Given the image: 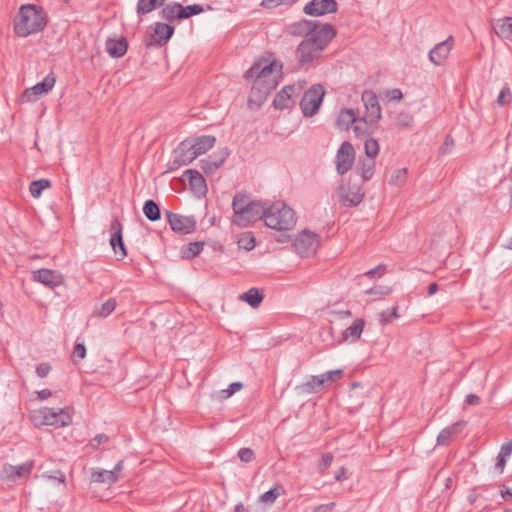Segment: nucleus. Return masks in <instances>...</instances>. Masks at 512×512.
<instances>
[{"mask_svg":"<svg viewBox=\"0 0 512 512\" xmlns=\"http://www.w3.org/2000/svg\"><path fill=\"white\" fill-rule=\"evenodd\" d=\"M283 66H250L243 77L252 82L248 98L250 109H258L277 88L283 77Z\"/></svg>","mask_w":512,"mask_h":512,"instance_id":"obj_1","label":"nucleus"},{"mask_svg":"<svg viewBox=\"0 0 512 512\" xmlns=\"http://www.w3.org/2000/svg\"><path fill=\"white\" fill-rule=\"evenodd\" d=\"M48 15L42 6L23 4L13 20V30L16 36L26 38L45 29Z\"/></svg>","mask_w":512,"mask_h":512,"instance_id":"obj_2","label":"nucleus"},{"mask_svg":"<svg viewBox=\"0 0 512 512\" xmlns=\"http://www.w3.org/2000/svg\"><path fill=\"white\" fill-rule=\"evenodd\" d=\"M336 35L335 27L330 23H324L314 36L302 40L296 49L299 64H310L318 60Z\"/></svg>","mask_w":512,"mask_h":512,"instance_id":"obj_3","label":"nucleus"},{"mask_svg":"<svg viewBox=\"0 0 512 512\" xmlns=\"http://www.w3.org/2000/svg\"><path fill=\"white\" fill-rule=\"evenodd\" d=\"M267 202L252 201L245 193H236L232 201L233 220L238 227H247L264 220Z\"/></svg>","mask_w":512,"mask_h":512,"instance_id":"obj_4","label":"nucleus"},{"mask_svg":"<svg viewBox=\"0 0 512 512\" xmlns=\"http://www.w3.org/2000/svg\"><path fill=\"white\" fill-rule=\"evenodd\" d=\"M263 221L267 227L279 231L290 230L296 224L294 211L282 201L267 204Z\"/></svg>","mask_w":512,"mask_h":512,"instance_id":"obj_5","label":"nucleus"},{"mask_svg":"<svg viewBox=\"0 0 512 512\" xmlns=\"http://www.w3.org/2000/svg\"><path fill=\"white\" fill-rule=\"evenodd\" d=\"M325 95V89L320 84L313 85L302 96L300 108L304 116L311 117L317 113Z\"/></svg>","mask_w":512,"mask_h":512,"instance_id":"obj_6","label":"nucleus"},{"mask_svg":"<svg viewBox=\"0 0 512 512\" xmlns=\"http://www.w3.org/2000/svg\"><path fill=\"white\" fill-rule=\"evenodd\" d=\"M56 83V75L54 72L48 73L44 79L30 88H26L21 97L25 102H35L43 95L48 94Z\"/></svg>","mask_w":512,"mask_h":512,"instance_id":"obj_7","label":"nucleus"},{"mask_svg":"<svg viewBox=\"0 0 512 512\" xmlns=\"http://www.w3.org/2000/svg\"><path fill=\"white\" fill-rule=\"evenodd\" d=\"M39 414L44 425L64 427L72 422V416L68 408L55 409L44 407L39 410Z\"/></svg>","mask_w":512,"mask_h":512,"instance_id":"obj_8","label":"nucleus"},{"mask_svg":"<svg viewBox=\"0 0 512 512\" xmlns=\"http://www.w3.org/2000/svg\"><path fill=\"white\" fill-rule=\"evenodd\" d=\"M319 243V237L317 234L303 231L294 240L293 248L301 257H309L316 253Z\"/></svg>","mask_w":512,"mask_h":512,"instance_id":"obj_9","label":"nucleus"},{"mask_svg":"<svg viewBox=\"0 0 512 512\" xmlns=\"http://www.w3.org/2000/svg\"><path fill=\"white\" fill-rule=\"evenodd\" d=\"M150 29L152 32L147 46H164L175 33V26L165 22H156L150 26Z\"/></svg>","mask_w":512,"mask_h":512,"instance_id":"obj_10","label":"nucleus"},{"mask_svg":"<svg viewBox=\"0 0 512 512\" xmlns=\"http://www.w3.org/2000/svg\"><path fill=\"white\" fill-rule=\"evenodd\" d=\"M355 162V149L353 145L344 141L338 149L335 157L336 169L339 175H344L353 166Z\"/></svg>","mask_w":512,"mask_h":512,"instance_id":"obj_11","label":"nucleus"},{"mask_svg":"<svg viewBox=\"0 0 512 512\" xmlns=\"http://www.w3.org/2000/svg\"><path fill=\"white\" fill-rule=\"evenodd\" d=\"M165 214L171 229L176 233L185 235L193 232L196 228L194 216H183L168 210Z\"/></svg>","mask_w":512,"mask_h":512,"instance_id":"obj_12","label":"nucleus"},{"mask_svg":"<svg viewBox=\"0 0 512 512\" xmlns=\"http://www.w3.org/2000/svg\"><path fill=\"white\" fill-rule=\"evenodd\" d=\"M338 192L341 198V203L346 207H355L359 205L363 198L364 192L362 188L357 184L342 183Z\"/></svg>","mask_w":512,"mask_h":512,"instance_id":"obj_13","label":"nucleus"},{"mask_svg":"<svg viewBox=\"0 0 512 512\" xmlns=\"http://www.w3.org/2000/svg\"><path fill=\"white\" fill-rule=\"evenodd\" d=\"M362 101L365 106V117L372 125H378L382 116L381 107L375 92L366 90L362 93Z\"/></svg>","mask_w":512,"mask_h":512,"instance_id":"obj_14","label":"nucleus"},{"mask_svg":"<svg viewBox=\"0 0 512 512\" xmlns=\"http://www.w3.org/2000/svg\"><path fill=\"white\" fill-rule=\"evenodd\" d=\"M324 23L317 20L302 19L288 26V33L293 36L312 37Z\"/></svg>","mask_w":512,"mask_h":512,"instance_id":"obj_15","label":"nucleus"},{"mask_svg":"<svg viewBox=\"0 0 512 512\" xmlns=\"http://www.w3.org/2000/svg\"><path fill=\"white\" fill-rule=\"evenodd\" d=\"M337 10L336 0H311L303 8V12L310 16H323L336 13Z\"/></svg>","mask_w":512,"mask_h":512,"instance_id":"obj_16","label":"nucleus"},{"mask_svg":"<svg viewBox=\"0 0 512 512\" xmlns=\"http://www.w3.org/2000/svg\"><path fill=\"white\" fill-rule=\"evenodd\" d=\"M123 468H124V461L120 460L117 462V464L114 466V468L110 471L103 470V469H93L91 472V481L94 483H103V484L112 485L119 480L120 474L123 471Z\"/></svg>","mask_w":512,"mask_h":512,"instance_id":"obj_17","label":"nucleus"},{"mask_svg":"<svg viewBox=\"0 0 512 512\" xmlns=\"http://www.w3.org/2000/svg\"><path fill=\"white\" fill-rule=\"evenodd\" d=\"M111 237L110 245L116 255H119V259H123L127 255V251L123 242L122 236V224L118 218H114L110 224Z\"/></svg>","mask_w":512,"mask_h":512,"instance_id":"obj_18","label":"nucleus"},{"mask_svg":"<svg viewBox=\"0 0 512 512\" xmlns=\"http://www.w3.org/2000/svg\"><path fill=\"white\" fill-rule=\"evenodd\" d=\"M454 46L453 36H449L446 40L437 43L428 53L429 60L432 64H442L448 59Z\"/></svg>","mask_w":512,"mask_h":512,"instance_id":"obj_19","label":"nucleus"},{"mask_svg":"<svg viewBox=\"0 0 512 512\" xmlns=\"http://www.w3.org/2000/svg\"><path fill=\"white\" fill-rule=\"evenodd\" d=\"M297 88L295 85L284 86L275 96L273 100V107L277 110H284L290 108L294 104L293 94Z\"/></svg>","mask_w":512,"mask_h":512,"instance_id":"obj_20","label":"nucleus"},{"mask_svg":"<svg viewBox=\"0 0 512 512\" xmlns=\"http://www.w3.org/2000/svg\"><path fill=\"white\" fill-rule=\"evenodd\" d=\"M34 280L50 288H54L63 283L62 275L57 271L49 269H40L34 272Z\"/></svg>","mask_w":512,"mask_h":512,"instance_id":"obj_21","label":"nucleus"},{"mask_svg":"<svg viewBox=\"0 0 512 512\" xmlns=\"http://www.w3.org/2000/svg\"><path fill=\"white\" fill-rule=\"evenodd\" d=\"M326 383H328V381L325 379L324 373L310 376L306 382L297 386V390L302 394L317 393L324 387Z\"/></svg>","mask_w":512,"mask_h":512,"instance_id":"obj_22","label":"nucleus"},{"mask_svg":"<svg viewBox=\"0 0 512 512\" xmlns=\"http://www.w3.org/2000/svg\"><path fill=\"white\" fill-rule=\"evenodd\" d=\"M33 466H34L33 461H27V462H25L21 465H17V466L6 465L4 467L6 479L11 480V481H16L17 479H19L21 477H27L28 475H30V473L33 469Z\"/></svg>","mask_w":512,"mask_h":512,"instance_id":"obj_23","label":"nucleus"},{"mask_svg":"<svg viewBox=\"0 0 512 512\" xmlns=\"http://www.w3.org/2000/svg\"><path fill=\"white\" fill-rule=\"evenodd\" d=\"M106 50L113 58L122 57L128 49V42L125 37L109 38L105 43Z\"/></svg>","mask_w":512,"mask_h":512,"instance_id":"obj_24","label":"nucleus"},{"mask_svg":"<svg viewBox=\"0 0 512 512\" xmlns=\"http://www.w3.org/2000/svg\"><path fill=\"white\" fill-rule=\"evenodd\" d=\"M173 154L177 155L185 165H188L198 157L192 146V141L188 139L182 141L174 150Z\"/></svg>","mask_w":512,"mask_h":512,"instance_id":"obj_25","label":"nucleus"},{"mask_svg":"<svg viewBox=\"0 0 512 512\" xmlns=\"http://www.w3.org/2000/svg\"><path fill=\"white\" fill-rule=\"evenodd\" d=\"M375 171V158L372 157H366V158H359L357 166H356V172L360 175L362 180L369 181Z\"/></svg>","mask_w":512,"mask_h":512,"instance_id":"obj_26","label":"nucleus"},{"mask_svg":"<svg viewBox=\"0 0 512 512\" xmlns=\"http://www.w3.org/2000/svg\"><path fill=\"white\" fill-rule=\"evenodd\" d=\"M462 426V422H455L452 425L442 429L437 436V445H449L452 442L454 436H456L461 431Z\"/></svg>","mask_w":512,"mask_h":512,"instance_id":"obj_27","label":"nucleus"},{"mask_svg":"<svg viewBox=\"0 0 512 512\" xmlns=\"http://www.w3.org/2000/svg\"><path fill=\"white\" fill-rule=\"evenodd\" d=\"M365 326L363 319H356L349 327L342 332V340L356 342L360 339Z\"/></svg>","mask_w":512,"mask_h":512,"instance_id":"obj_28","label":"nucleus"},{"mask_svg":"<svg viewBox=\"0 0 512 512\" xmlns=\"http://www.w3.org/2000/svg\"><path fill=\"white\" fill-rule=\"evenodd\" d=\"M188 177L189 184L193 191L199 194H204L207 191V186L204 177L197 170L188 169L184 172Z\"/></svg>","mask_w":512,"mask_h":512,"instance_id":"obj_29","label":"nucleus"},{"mask_svg":"<svg viewBox=\"0 0 512 512\" xmlns=\"http://www.w3.org/2000/svg\"><path fill=\"white\" fill-rule=\"evenodd\" d=\"M191 141L195 153L197 156H200L215 145L216 138L212 135H202Z\"/></svg>","mask_w":512,"mask_h":512,"instance_id":"obj_30","label":"nucleus"},{"mask_svg":"<svg viewBox=\"0 0 512 512\" xmlns=\"http://www.w3.org/2000/svg\"><path fill=\"white\" fill-rule=\"evenodd\" d=\"M159 16L165 20V23L171 24L174 21H181V17L179 15V3L171 2L162 6Z\"/></svg>","mask_w":512,"mask_h":512,"instance_id":"obj_31","label":"nucleus"},{"mask_svg":"<svg viewBox=\"0 0 512 512\" xmlns=\"http://www.w3.org/2000/svg\"><path fill=\"white\" fill-rule=\"evenodd\" d=\"M165 2L166 0H138L136 13L139 17H142L158 8H162Z\"/></svg>","mask_w":512,"mask_h":512,"instance_id":"obj_32","label":"nucleus"},{"mask_svg":"<svg viewBox=\"0 0 512 512\" xmlns=\"http://www.w3.org/2000/svg\"><path fill=\"white\" fill-rule=\"evenodd\" d=\"M495 33L502 39L512 42V17L499 19L494 26Z\"/></svg>","mask_w":512,"mask_h":512,"instance_id":"obj_33","label":"nucleus"},{"mask_svg":"<svg viewBox=\"0 0 512 512\" xmlns=\"http://www.w3.org/2000/svg\"><path fill=\"white\" fill-rule=\"evenodd\" d=\"M377 125H372L365 116L362 118H356V122L353 123V132L356 137H363L374 131Z\"/></svg>","mask_w":512,"mask_h":512,"instance_id":"obj_34","label":"nucleus"},{"mask_svg":"<svg viewBox=\"0 0 512 512\" xmlns=\"http://www.w3.org/2000/svg\"><path fill=\"white\" fill-rule=\"evenodd\" d=\"M263 293L257 288H251L240 295V299L249 304L252 308H257L263 301Z\"/></svg>","mask_w":512,"mask_h":512,"instance_id":"obj_35","label":"nucleus"},{"mask_svg":"<svg viewBox=\"0 0 512 512\" xmlns=\"http://www.w3.org/2000/svg\"><path fill=\"white\" fill-rule=\"evenodd\" d=\"M356 114L351 109H342L337 117V126L342 130H347L356 122Z\"/></svg>","mask_w":512,"mask_h":512,"instance_id":"obj_36","label":"nucleus"},{"mask_svg":"<svg viewBox=\"0 0 512 512\" xmlns=\"http://www.w3.org/2000/svg\"><path fill=\"white\" fill-rule=\"evenodd\" d=\"M143 213L146 218L152 222H155L161 218L160 208L154 200H147L144 202Z\"/></svg>","mask_w":512,"mask_h":512,"instance_id":"obj_37","label":"nucleus"},{"mask_svg":"<svg viewBox=\"0 0 512 512\" xmlns=\"http://www.w3.org/2000/svg\"><path fill=\"white\" fill-rule=\"evenodd\" d=\"M204 11V8L200 4H192L188 6H183L179 3V15L181 20L188 19L192 16L199 15Z\"/></svg>","mask_w":512,"mask_h":512,"instance_id":"obj_38","label":"nucleus"},{"mask_svg":"<svg viewBox=\"0 0 512 512\" xmlns=\"http://www.w3.org/2000/svg\"><path fill=\"white\" fill-rule=\"evenodd\" d=\"M203 247L204 242L201 241L189 243L188 245L183 246L182 248L183 257L186 259H192L202 252Z\"/></svg>","mask_w":512,"mask_h":512,"instance_id":"obj_39","label":"nucleus"},{"mask_svg":"<svg viewBox=\"0 0 512 512\" xmlns=\"http://www.w3.org/2000/svg\"><path fill=\"white\" fill-rule=\"evenodd\" d=\"M116 306V300L114 298H109L98 310L94 311L93 315L100 318H106L115 310Z\"/></svg>","mask_w":512,"mask_h":512,"instance_id":"obj_40","label":"nucleus"},{"mask_svg":"<svg viewBox=\"0 0 512 512\" xmlns=\"http://www.w3.org/2000/svg\"><path fill=\"white\" fill-rule=\"evenodd\" d=\"M51 182L47 179H39L31 182L29 190L34 198L40 197L43 190L50 187Z\"/></svg>","mask_w":512,"mask_h":512,"instance_id":"obj_41","label":"nucleus"},{"mask_svg":"<svg viewBox=\"0 0 512 512\" xmlns=\"http://www.w3.org/2000/svg\"><path fill=\"white\" fill-rule=\"evenodd\" d=\"M364 150L366 157L375 158L379 153V144L378 141L374 138L366 139L364 143Z\"/></svg>","mask_w":512,"mask_h":512,"instance_id":"obj_42","label":"nucleus"},{"mask_svg":"<svg viewBox=\"0 0 512 512\" xmlns=\"http://www.w3.org/2000/svg\"><path fill=\"white\" fill-rule=\"evenodd\" d=\"M238 245L240 248L250 251L255 247V238L250 232L245 233L238 240Z\"/></svg>","mask_w":512,"mask_h":512,"instance_id":"obj_43","label":"nucleus"},{"mask_svg":"<svg viewBox=\"0 0 512 512\" xmlns=\"http://www.w3.org/2000/svg\"><path fill=\"white\" fill-rule=\"evenodd\" d=\"M243 388L242 382H233L231 383L228 388L223 389L220 391V398L221 399H228L231 397L234 393L240 391Z\"/></svg>","mask_w":512,"mask_h":512,"instance_id":"obj_44","label":"nucleus"},{"mask_svg":"<svg viewBox=\"0 0 512 512\" xmlns=\"http://www.w3.org/2000/svg\"><path fill=\"white\" fill-rule=\"evenodd\" d=\"M280 493L277 491V488L274 487V488H271L270 490L266 491L265 493H263L260 498H259V501L264 503V504H272L276 501V499L279 497Z\"/></svg>","mask_w":512,"mask_h":512,"instance_id":"obj_45","label":"nucleus"},{"mask_svg":"<svg viewBox=\"0 0 512 512\" xmlns=\"http://www.w3.org/2000/svg\"><path fill=\"white\" fill-rule=\"evenodd\" d=\"M229 154L230 151L227 148H223L208 157L212 158V161L215 162L218 167H220L225 162Z\"/></svg>","mask_w":512,"mask_h":512,"instance_id":"obj_46","label":"nucleus"},{"mask_svg":"<svg viewBox=\"0 0 512 512\" xmlns=\"http://www.w3.org/2000/svg\"><path fill=\"white\" fill-rule=\"evenodd\" d=\"M201 169L206 173L207 175H212L219 167L215 162L212 161V158H205L201 161Z\"/></svg>","mask_w":512,"mask_h":512,"instance_id":"obj_47","label":"nucleus"},{"mask_svg":"<svg viewBox=\"0 0 512 512\" xmlns=\"http://www.w3.org/2000/svg\"><path fill=\"white\" fill-rule=\"evenodd\" d=\"M239 459L244 463H250L255 460V453L250 448H241L238 451Z\"/></svg>","mask_w":512,"mask_h":512,"instance_id":"obj_48","label":"nucleus"},{"mask_svg":"<svg viewBox=\"0 0 512 512\" xmlns=\"http://www.w3.org/2000/svg\"><path fill=\"white\" fill-rule=\"evenodd\" d=\"M42 476L44 478H47V479H50V480H56V481H58L61 484H64L65 481H66L65 474L62 471H60V470H54V471H50V472H45Z\"/></svg>","mask_w":512,"mask_h":512,"instance_id":"obj_49","label":"nucleus"},{"mask_svg":"<svg viewBox=\"0 0 512 512\" xmlns=\"http://www.w3.org/2000/svg\"><path fill=\"white\" fill-rule=\"evenodd\" d=\"M253 64H281L272 53L266 52L260 58L256 59Z\"/></svg>","mask_w":512,"mask_h":512,"instance_id":"obj_50","label":"nucleus"},{"mask_svg":"<svg viewBox=\"0 0 512 512\" xmlns=\"http://www.w3.org/2000/svg\"><path fill=\"white\" fill-rule=\"evenodd\" d=\"M510 101H511V92H510L509 87L505 86L502 88V90L500 91V93L498 95L497 103L500 106H504V105L508 104Z\"/></svg>","mask_w":512,"mask_h":512,"instance_id":"obj_51","label":"nucleus"},{"mask_svg":"<svg viewBox=\"0 0 512 512\" xmlns=\"http://www.w3.org/2000/svg\"><path fill=\"white\" fill-rule=\"evenodd\" d=\"M407 169L402 168L395 171V175L391 177V183L394 185H401L405 182Z\"/></svg>","mask_w":512,"mask_h":512,"instance_id":"obj_52","label":"nucleus"},{"mask_svg":"<svg viewBox=\"0 0 512 512\" xmlns=\"http://www.w3.org/2000/svg\"><path fill=\"white\" fill-rule=\"evenodd\" d=\"M398 317V306H394L391 310L381 312V321L383 323L390 322L392 319Z\"/></svg>","mask_w":512,"mask_h":512,"instance_id":"obj_53","label":"nucleus"},{"mask_svg":"<svg viewBox=\"0 0 512 512\" xmlns=\"http://www.w3.org/2000/svg\"><path fill=\"white\" fill-rule=\"evenodd\" d=\"M385 271H386V266L384 264H380V265L376 266L375 268L370 269L367 272H365L364 275L372 279V278H376V277H381L382 275H384Z\"/></svg>","mask_w":512,"mask_h":512,"instance_id":"obj_54","label":"nucleus"},{"mask_svg":"<svg viewBox=\"0 0 512 512\" xmlns=\"http://www.w3.org/2000/svg\"><path fill=\"white\" fill-rule=\"evenodd\" d=\"M384 96L389 101H392V100L399 101V100H401L403 98L402 91L400 89H398V88L386 90L384 92Z\"/></svg>","mask_w":512,"mask_h":512,"instance_id":"obj_55","label":"nucleus"},{"mask_svg":"<svg viewBox=\"0 0 512 512\" xmlns=\"http://www.w3.org/2000/svg\"><path fill=\"white\" fill-rule=\"evenodd\" d=\"M108 441L109 437L106 434L99 433L90 441V446L93 449H97L100 444L107 443Z\"/></svg>","mask_w":512,"mask_h":512,"instance_id":"obj_56","label":"nucleus"},{"mask_svg":"<svg viewBox=\"0 0 512 512\" xmlns=\"http://www.w3.org/2000/svg\"><path fill=\"white\" fill-rule=\"evenodd\" d=\"M333 455L331 453H325L322 455L321 461L319 463V470L323 472L327 469L333 462Z\"/></svg>","mask_w":512,"mask_h":512,"instance_id":"obj_57","label":"nucleus"},{"mask_svg":"<svg viewBox=\"0 0 512 512\" xmlns=\"http://www.w3.org/2000/svg\"><path fill=\"white\" fill-rule=\"evenodd\" d=\"M51 370V366L48 363H40L36 366V374L40 378L46 377Z\"/></svg>","mask_w":512,"mask_h":512,"instance_id":"obj_58","label":"nucleus"},{"mask_svg":"<svg viewBox=\"0 0 512 512\" xmlns=\"http://www.w3.org/2000/svg\"><path fill=\"white\" fill-rule=\"evenodd\" d=\"M181 166H185V164L182 163V160H180L177 155L173 154V159L169 162L166 172H172L179 169Z\"/></svg>","mask_w":512,"mask_h":512,"instance_id":"obj_59","label":"nucleus"},{"mask_svg":"<svg viewBox=\"0 0 512 512\" xmlns=\"http://www.w3.org/2000/svg\"><path fill=\"white\" fill-rule=\"evenodd\" d=\"M454 145V140L448 135L442 144V146L439 149V152L441 154H446L451 151L452 147Z\"/></svg>","mask_w":512,"mask_h":512,"instance_id":"obj_60","label":"nucleus"},{"mask_svg":"<svg viewBox=\"0 0 512 512\" xmlns=\"http://www.w3.org/2000/svg\"><path fill=\"white\" fill-rule=\"evenodd\" d=\"M73 356L79 359H83L86 356V347L84 344L77 343L73 349Z\"/></svg>","mask_w":512,"mask_h":512,"instance_id":"obj_61","label":"nucleus"},{"mask_svg":"<svg viewBox=\"0 0 512 512\" xmlns=\"http://www.w3.org/2000/svg\"><path fill=\"white\" fill-rule=\"evenodd\" d=\"M335 506V502L320 504L314 508L313 512H332Z\"/></svg>","mask_w":512,"mask_h":512,"instance_id":"obj_62","label":"nucleus"},{"mask_svg":"<svg viewBox=\"0 0 512 512\" xmlns=\"http://www.w3.org/2000/svg\"><path fill=\"white\" fill-rule=\"evenodd\" d=\"M282 4L281 0H262L260 6L266 9H273Z\"/></svg>","mask_w":512,"mask_h":512,"instance_id":"obj_63","label":"nucleus"},{"mask_svg":"<svg viewBox=\"0 0 512 512\" xmlns=\"http://www.w3.org/2000/svg\"><path fill=\"white\" fill-rule=\"evenodd\" d=\"M512 454V441L505 443L501 446L499 455L502 457H509Z\"/></svg>","mask_w":512,"mask_h":512,"instance_id":"obj_64","label":"nucleus"}]
</instances>
